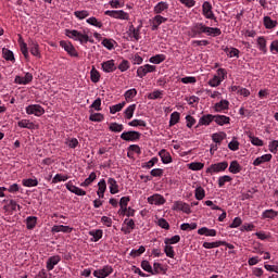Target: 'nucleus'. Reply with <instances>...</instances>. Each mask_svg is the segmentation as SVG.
Returning a JSON list of instances; mask_svg holds the SVG:
<instances>
[{
	"label": "nucleus",
	"instance_id": "nucleus-54",
	"mask_svg": "<svg viewBox=\"0 0 278 278\" xmlns=\"http://www.w3.org/2000/svg\"><path fill=\"white\" fill-rule=\"evenodd\" d=\"M38 218L34 217V216H29L26 218V227L27 229H34V227H36V223H37Z\"/></svg>",
	"mask_w": 278,
	"mask_h": 278
},
{
	"label": "nucleus",
	"instance_id": "nucleus-61",
	"mask_svg": "<svg viewBox=\"0 0 278 278\" xmlns=\"http://www.w3.org/2000/svg\"><path fill=\"white\" fill-rule=\"evenodd\" d=\"M179 123V112H174L170 114L169 125L173 127V125H177Z\"/></svg>",
	"mask_w": 278,
	"mask_h": 278
},
{
	"label": "nucleus",
	"instance_id": "nucleus-36",
	"mask_svg": "<svg viewBox=\"0 0 278 278\" xmlns=\"http://www.w3.org/2000/svg\"><path fill=\"white\" fill-rule=\"evenodd\" d=\"M134 112H136V104H130L125 111V118H127V121H131V118H134Z\"/></svg>",
	"mask_w": 278,
	"mask_h": 278
},
{
	"label": "nucleus",
	"instance_id": "nucleus-14",
	"mask_svg": "<svg viewBox=\"0 0 278 278\" xmlns=\"http://www.w3.org/2000/svg\"><path fill=\"white\" fill-rule=\"evenodd\" d=\"M141 29H142V24H140L138 27L130 25L128 28L129 38H132L134 40H136V42H138V40H140V38H141V36H140Z\"/></svg>",
	"mask_w": 278,
	"mask_h": 278
},
{
	"label": "nucleus",
	"instance_id": "nucleus-41",
	"mask_svg": "<svg viewBox=\"0 0 278 278\" xmlns=\"http://www.w3.org/2000/svg\"><path fill=\"white\" fill-rule=\"evenodd\" d=\"M225 132H215L212 135V140L215 142V144H220L225 140Z\"/></svg>",
	"mask_w": 278,
	"mask_h": 278
},
{
	"label": "nucleus",
	"instance_id": "nucleus-8",
	"mask_svg": "<svg viewBox=\"0 0 278 278\" xmlns=\"http://www.w3.org/2000/svg\"><path fill=\"white\" fill-rule=\"evenodd\" d=\"M202 14L211 21H216V15H214V11H212V3H210V1L203 2Z\"/></svg>",
	"mask_w": 278,
	"mask_h": 278
},
{
	"label": "nucleus",
	"instance_id": "nucleus-53",
	"mask_svg": "<svg viewBox=\"0 0 278 278\" xmlns=\"http://www.w3.org/2000/svg\"><path fill=\"white\" fill-rule=\"evenodd\" d=\"M128 125L129 127H147V122L142 119H132Z\"/></svg>",
	"mask_w": 278,
	"mask_h": 278
},
{
	"label": "nucleus",
	"instance_id": "nucleus-16",
	"mask_svg": "<svg viewBox=\"0 0 278 278\" xmlns=\"http://www.w3.org/2000/svg\"><path fill=\"white\" fill-rule=\"evenodd\" d=\"M28 47L31 55H35V58H40V46L38 45V41L29 39Z\"/></svg>",
	"mask_w": 278,
	"mask_h": 278
},
{
	"label": "nucleus",
	"instance_id": "nucleus-30",
	"mask_svg": "<svg viewBox=\"0 0 278 278\" xmlns=\"http://www.w3.org/2000/svg\"><path fill=\"white\" fill-rule=\"evenodd\" d=\"M256 42H257V47H258L260 51H262V53H264V54L268 53V48H266V38L258 37L256 39Z\"/></svg>",
	"mask_w": 278,
	"mask_h": 278
},
{
	"label": "nucleus",
	"instance_id": "nucleus-44",
	"mask_svg": "<svg viewBox=\"0 0 278 278\" xmlns=\"http://www.w3.org/2000/svg\"><path fill=\"white\" fill-rule=\"evenodd\" d=\"M86 22L88 23V25H92L93 27H98L99 29L103 27V23L94 16L87 18Z\"/></svg>",
	"mask_w": 278,
	"mask_h": 278
},
{
	"label": "nucleus",
	"instance_id": "nucleus-63",
	"mask_svg": "<svg viewBox=\"0 0 278 278\" xmlns=\"http://www.w3.org/2000/svg\"><path fill=\"white\" fill-rule=\"evenodd\" d=\"M229 181H231V176L229 175L220 176L218 178L219 188H223V186H225V184H228Z\"/></svg>",
	"mask_w": 278,
	"mask_h": 278
},
{
	"label": "nucleus",
	"instance_id": "nucleus-62",
	"mask_svg": "<svg viewBox=\"0 0 278 278\" xmlns=\"http://www.w3.org/2000/svg\"><path fill=\"white\" fill-rule=\"evenodd\" d=\"M228 149L230 151H238L240 149V142L233 138L229 143H228Z\"/></svg>",
	"mask_w": 278,
	"mask_h": 278
},
{
	"label": "nucleus",
	"instance_id": "nucleus-26",
	"mask_svg": "<svg viewBox=\"0 0 278 278\" xmlns=\"http://www.w3.org/2000/svg\"><path fill=\"white\" fill-rule=\"evenodd\" d=\"M199 236H206L214 238L216 236V229H210L207 227H202L198 230Z\"/></svg>",
	"mask_w": 278,
	"mask_h": 278
},
{
	"label": "nucleus",
	"instance_id": "nucleus-48",
	"mask_svg": "<svg viewBox=\"0 0 278 278\" xmlns=\"http://www.w3.org/2000/svg\"><path fill=\"white\" fill-rule=\"evenodd\" d=\"M136 94H138V91L132 88V89H128L125 93H124V97H125V100L126 101H131V99H134L136 97Z\"/></svg>",
	"mask_w": 278,
	"mask_h": 278
},
{
	"label": "nucleus",
	"instance_id": "nucleus-59",
	"mask_svg": "<svg viewBox=\"0 0 278 278\" xmlns=\"http://www.w3.org/2000/svg\"><path fill=\"white\" fill-rule=\"evenodd\" d=\"M220 84H223V80H220L216 75L208 80V86H211V88H218Z\"/></svg>",
	"mask_w": 278,
	"mask_h": 278
},
{
	"label": "nucleus",
	"instance_id": "nucleus-22",
	"mask_svg": "<svg viewBox=\"0 0 278 278\" xmlns=\"http://www.w3.org/2000/svg\"><path fill=\"white\" fill-rule=\"evenodd\" d=\"M204 34H206V36H213V38H216V36H220L223 31L218 27L205 26Z\"/></svg>",
	"mask_w": 278,
	"mask_h": 278
},
{
	"label": "nucleus",
	"instance_id": "nucleus-45",
	"mask_svg": "<svg viewBox=\"0 0 278 278\" xmlns=\"http://www.w3.org/2000/svg\"><path fill=\"white\" fill-rule=\"evenodd\" d=\"M205 166V164L201 163V162H192L188 164V168L190 170H203V167Z\"/></svg>",
	"mask_w": 278,
	"mask_h": 278
},
{
	"label": "nucleus",
	"instance_id": "nucleus-12",
	"mask_svg": "<svg viewBox=\"0 0 278 278\" xmlns=\"http://www.w3.org/2000/svg\"><path fill=\"white\" fill-rule=\"evenodd\" d=\"M14 81L20 86H27V84H31V81H34V75H31V73H26L24 77L15 76Z\"/></svg>",
	"mask_w": 278,
	"mask_h": 278
},
{
	"label": "nucleus",
	"instance_id": "nucleus-38",
	"mask_svg": "<svg viewBox=\"0 0 278 278\" xmlns=\"http://www.w3.org/2000/svg\"><path fill=\"white\" fill-rule=\"evenodd\" d=\"M110 131H113L114 134H121L123 129H125V126L123 124L118 123H111L109 126Z\"/></svg>",
	"mask_w": 278,
	"mask_h": 278
},
{
	"label": "nucleus",
	"instance_id": "nucleus-43",
	"mask_svg": "<svg viewBox=\"0 0 278 278\" xmlns=\"http://www.w3.org/2000/svg\"><path fill=\"white\" fill-rule=\"evenodd\" d=\"M94 179H97V173L92 172L88 178L85 179L84 182L80 184V186L83 188H88V186H90V184H92V181H94Z\"/></svg>",
	"mask_w": 278,
	"mask_h": 278
},
{
	"label": "nucleus",
	"instance_id": "nucleus-2",
	"mask_svg": "<svg viewBox=\"0 0 278 278\" xmlns=\"http://www.w3.org/2000/svg\"><path fill=\"white\" fill-rule=\"evenodd\" d=\"M227 166H229V163H227V161L215 163L206 168V173L208 175H214L216 173H223V172L227 170Z\"/></svg>",
	"mask_w": 278,
	"mask_h": 278
},
{
	"label": "nucleus",
	"instance_id": "nucleus-25",
	"mask_svg": "<svg viewBox=\"0 0 278 278\" xmlns=\"http://www.w3.org/2000/svg\"><path fill=\"white\" fill-rule=\"evenodd\" d=\"M215 112H225V110H229V102L227 100H222L214 105Z\"/></svg>",
	"mask_w": 278,
	"mask_h": 278
},
{
	"label": "nucleus",
	"instance_id": "nucleus-24",
	"mask_svg": "<svg viewBox=\"0 0 278 278\" xmlns=\"http://www.w3.org/2000/svg\"><path fill=\"white\" fill-rule=\"evenodd\" d=\"M3 203H7V205H4V210H11V212L21 210V205H18V203H16L14 200H3Z\"/></svg>",
	"mask_w": 278,
	"mask_h": 278
},
{
	"label": "nucleus",
	"instance_id": "nucleus-19",
	"mask_svg": "<svg viewBox=\"0 0 278 278\" xmlns=\"http://www.w3.org/2000/svg\"><path fill=\"white\" fill-rule=\"evenodd\" d=\"M270 160H273V154H263L253 161V166H262V164H266V162H270Z\"/></svg>",
	"mask_w": 278,
	"mask_h": 278
},
{
	"label": "nucleus",
	"instance_id": "nucleus-60",
	"mask_svg": "<svg viewBox=\"0 0 278 278\" xmlns=\"http://www.w3.org/2000/svg\"><path fill=\"white\" fill-rule=\"evenodd\" d=\"M60 181H68V177L66 175L56 174L52 179V184H60Z\"/></svg>",
	"mask_w": 278,
	"mask_h": 278
},
{
	"label": "nucleus",
	"instance_id": "nucleus-13",
	"mask_svg": "<svg viewBox=\"0 0 278 278\" xmlns=\"http://www.w3.org/2000/svg\"><path fill=\"white\" fill-rule=\"evenodd\" d=\"M148 203L150 205H164V203H166V199L160 193H154L148 198Z\"/></svg>",
	"mask_w": 278,
	"mask_h": 278
},
{
	"label": "nucleus",
	"instance_id": "nucleus-20",
	"mask_svg": "<svg viewBox=\"0 0 278 278\" xmlns=\"http://www.w3.org/2000/svg\"><path fill=\"white\" fill-rule=\"evenodd\" d=\"M101 66L104 73H114V71H116V65L114 64V60L102 62Z\"/></svg>",
	"mask_w": 278,
	"mask_h": 278
},
{
	"label": "nucleus",
	"instance_id": "nucleus-29",
	"mask_svg": "<svg viewBox=\"0 0 278 278\" xmlns=\"http://www.w3.org/2000/svg\"><path fill=\"white\" fill-rule=\"evenodd\" d=\"M108 184L111 194H118V184L116 182V179L109 178Z\"/></svg>",
	"mask_w": 278,
	"mask_h": 278
},
{
	"label": "nucleus",
	"instance_id": "nucleus-32",
	"mask_svg": "<svg viewBox=\"0 0 278 278\" xmlns=\"http://www.w3.org/2000/svg\"><path fill=\"white\" fill-rule=\"evenodd\" d=\"M277 216L278 212L273 208L266 210L262 213V218H270L271 220L277 218Z\"/></svg>",
	"mask_w": 278,
	"mask_h": 278
},
{
	"label": "nucleus",
	"instance_id": "nucleus-51",
	"mask_svg": "<svg viewBox=\"0 0 278 278\" xmlns=\"http://www.w3.org/2000/svg\"><path fill=\"white\" fill-rule=\"evenodd\" d=\"M195 199L198 201H203V199H205V189H203V187H198L195 189Z\"/></svg>",
	"mask_w": 278,
	"mask_h": 278
},
{
	"label": "nucleus",
	"instance_id": "nucleus-37",
	"mask_svg": "<svg viewBox=\"0 0 278 278\" xmlns=\"http://www.w3.org/2000/svg\"><path fill=\"white\" fill-rule=\"evenodd\" d=\"M264 26L266 27V29H275V27H277V21H273L270 16H265Z\"/></svg>",
	"mask_w": 278,
	"mask_h": 278
},
{
	"label": "nucleus",
	"instance_id": "nucleus-5",
	"mask_svg": "<svg viewBox=\"0 0 278 278\" xmlns=\"http://www.w3.org/2000/svg\"><path fill=\"white\" fill-rule=\"evenodd\" d=\"M60 47H62V49H64V51H66V53H68V55H71V58H79V53L75 49V46H73V43H71V41L62 40V41H60Z\"/></svg>",
	"mask_w": 278,
	"mask_h": 278
},
{
	"label": "nucleus",
	"instance_id": "nucleus-11",
	"mask_svg": "<svg viewBox=\"0 0 278 278\" xmlns=\"http://www.w3.org/2000/svg\"><path fill=\"white\" fill-rule=\"evenodd\" d=\"M205 25L203 23H194L191 26V38H197V36H201V34H205Z\"/></svg>",
	"mask_w": 278,
	"mask_h": 278
},
{
	"label": "nucleus",
	"instance_id": "nucleus-31",
	"mask_svg": "<svg viewBox=\"0 0 278 278\" xmlns=\"http://www.w3.org/2000/svg\"><path fill=\"white\" fill-rule=\"evenodd\" d=\"M229 173H232V175H238L240 170H242V167L240 166V163L238 161H232L229 165Z\"/></svg>",
	"mask_w": 278,
	"mask_h": 278
},
{
	"label": "nucleus",
	"instance_id": "nucleus-3",
	"mask_svg": "<svg viewBox=\"0 0 278 278\" xmlns=\"http://www.w3.org/2000/svg\"><path fill=\"white\" fill-rule=\"evenodd\" d=\"M105 16H111V18H117L119 21H129V13L123 10H113V11H105Z\"/></svg>",
	"mask_w": 278,
	"mask_h": 278
},
{
	"label": "nucleus",
	"instance_id": "nucleus-42",
	"mask_svg": "<svg viewBox=\"0 0 278 278\" xmlns=\"http://www.w3.org/2000/svg\"><path fill=\"white\" fill-rule=\"evenodd\" d=\"M223 244H225V241L204 242L203 248L204 249H218V247H223Z\"/></svg>",
	"mask_w": 278,
	"mask_h": 278
},
{
	"label": "nucleus",
	"instance_id": "nucleus-50",
	"mask_svg": "<svg viewBox=\"0 0 278 278\" xmlns=\"http://www.w3.org/2000/svg\"><path fill=\"white\" fill-rule=\"evenodd\" d=\"M225 52L227 53L228 58H240V50L237 48L226 49Z\"/></svg>",
	"mask_w": 278,
	"mask_h": 278
},
{
	"label": "nucleus",
	"instance_id": "nucleus-39",
	"mask_svg": "<svg viewBox=\"0 0 278 278\" xmlns=\"http://www.w3.org/2000/svg\"><path fill=\"white\" fill-rule=\"evenodd\" d=\"M90 78L93 84H99V80L101 79V74H99V71L94 66H92L90 71Z\"/></svg>",
	"mask_w": 278,
	"mask_h": 278
},
{
	"label": "nucleus",
	"instance_id": "nucleus-47",
	"mask_svg": "<svg viewBox=\"0 0 278 278\" xmlns=\"http://www.w3.org/2000/svg\"><path fill=\"white\" fill-rule=\"evenodd\" d=\"M74 16L78 18L79 21H84V18H88L90 16V12L83 10V11H75Z\"/></svg>",
	"mask_w": 278,
	"mask_h": 278
},
{
	"label": "nucleus",
	"instance_id": "nucleus-46",
	"mask_svg": "<svg viewBox=\"0 0 278 278\" xmlns=\"http://www.w3.org/2000/svg\"><path fill=\"white\" fill-rule=\"evenodd\" d=\"M164 60H166V55H164V54H156V55L150 58L151 64H162V62H164Z\"/></svg>",
	"mask_w": 278,
	"mask_h": 278
},
{
	"label": "nucleus",
	"instance_id": "nucleus-64",
	"mask_svg": "<svg viewBox=\"0 0 278 278\" xmlns=\"http://www.w3.org/2000/svg\"><path fill=\"white\" fill-rule=\"evenodd\" d=\"M123 108H125V102H122V103L112 105V106L110 108V112H111L112 114H116V112H121V110H123Z\"/></svg>",
	"mask_w": 278,
	"mask_h": 278
},
{
	"label": "nucleus",
	"instance_id": "nucleus-57",
	"mask_svg": "<svg viewBox=\"0 0 278 278\" xmlns=\"http://www.w3.org/2000/svg\"><path fill=\"white\" fill-rule=\"evenodd\" d=\"M65 144L70 147V149H77L79 140H77V138L66 139Z\"/></svg>",
	"mask_w": 278,
	"mask_h": 278
},
{
	"label": "nucleus",
	"instance_id": "nucleus-9",
	"mask_svg": "<svg viewBox=\"0 0 278 278\" xmlns=\"http://www.w3.org/2000/svg\"><path fill=\"white\" fill-rule=\"evenodd\" d=\"M26 114L34 115V116H42L45 114V108L40 104H30L26 106Z\"/></svg>",
	"mask_w": 278,
	"mask_h": 278
},
{
	"label": "nucleus",
	"instance_id": "nucleus-49",
	"mask_svg": "<svg viewBox=\"0 0 278 278\" xmlns=\"http://www.w3.org/2000/svg\"><path fill=\"white\" fill-rule=\"evenodd\" d=\"M144 251H147V249L143 245H140L138 250H131L129 255L130 257H140Z\"/></svg>",
	"mask_w": 278,
	"mask_h": 278
},
{
	"label": "nucleus",
	"instance_id": "nucleus-21",
	"mask_svg": "<svg viewBox=\"0 0 278 278\" xmlns=\"http://www.w3.org/2000/svg\"><path fill=\"white\" fill-rule=\"evenodd\" d=\"M62 258L60 257V255H54L48 258L47 261V269L48 270H53V268H55V266H58V264H60V261Z\"/></svg>",
	"mask_w": 278,
	"mask_h": 278
},
{
	"label": "nucleus",
	"instance_id": "nucleus-55",
	"mask_svg": "<svg viewBox=\"0 0 278 278\" xmlns=\"http://www.w3.org/2000/svg\"><path fill=\"white\" fill-rule=\"evenodd\" d=\"M181 240V237L179 235H175L172 238H165L164 242L165 244H177Z\"/></svg>",
	"mask_w": 278,
	"mask_h": 278
},
{
	"label": "nucleus",
	"instance_id": "nucleus-1",
	"mask_svg": "<svg viewBox=\"0 0 278 278\" xmlns=\"http://www.w3.org/2000/svg\"><path fill=\"white\" fill-rule=\"evenodd\" d=\"M65 36H67V38H72V40H76L80 42V45H86L90 40V37L88 36V34H85L75 29L73 30L66 29Z\"/></svg>",
	"mask_w": 278,
	"mask_h": 278
},
{
	"label": "nucleus",
	"instance_id": "nucleus-28",
	"mask_svg": "<svg viewBox=\"0 0 278 278\" xmlns=\"http://www.w3.org/2000/svg\"><path fill=\"white\" fill-rule=\"evenodd\" d=\"M17 126L22 129H36V125L34 122H30L29 119H22L17 123Z\"/></svg>",
	"mask_w": 278,
	"mask_h": 278
},
{
	"label": "nucleus",
	"instance_id": "nucleus-33",
	"mask_svg": "<svg viewBox=\"0 0 278 278\" xmlns=\"http://www.w3.org/2000/svg\"><path fill=\"white\" fill-rule=\"evenodd\" d=\"M22 184L25 188H36V186H38V179H36V178L23 179Z\"/></svg>",
	"mask_w": 278,
	"mask_h": 278
},
{
	"label": "nucleus",
	"instance_id": "nucleus-56",
	"mask_svg": "<svg viewBox=\"0 0 278 278\" xmlns=\"http://www.w3.org/2000/svg\"><path fill=\"white\" fill-rule=\"evenodd\" d=\"M2 54H3L4 60H7L9 62L14 61V52H12L11 50L3 49Z\"/></svg>",
	"mask_w": 278,
	"mask_h": 278
},
{
	"label": "nucleus",
	"instance_id": "nucleus-27",
	"mask_svg": "<svg viewBox=\"0 0 278 278\" xmlns=\"http://www.w3.org/2000/svg\"><path fill=\"white\" fill-rule=\"evenodd\" d=\"M52 231L54 233H71V231H73V228L70 226H64V225H59V226H53L52 227Z\"/></svg>",
	"mask_w": 278,
	"mask_h": 278
},
{
	"label": "nucleus",
	"instance_id": "nucleus-58",
	"mask_svg": "<svg viewBox=\"0 0 278 278\" xmlns=\"http://www.w3.org/2000/svg\"><path fill=\"white\" fill-rule=\"evenodd\" d=\"M164 253L167 257H170L173 260V257H175V250L173 249L172 245L169 244H165L164 247Z\"/></svg>",
	"mask_w": 278,
	"mask_h": 278
},
{
	"label": "nucleus",
	"instance_id": "nucleus-35",
	"mask_svg": "<svg viewBox=\"0 0 278 278\" xmlns=\"http://www.w3.org/2000/svg\"><path fill=\"white\" fill-rule=\"evenodd\" d=\"M214 121V115L212 114H206V115H203L200 119H199V125H210L211 123H213Z\"/></svg>",
	"mask_w": 278,
	"mask_h": 278
},
{
	"label": "nucleus",
	"instance_id": "nucleus-40",
	"mask_svg": "<svg viewBox=\"0 0 278 278\" xmlns=\"http://www.w3.org/2000/svg\"><path fill=\"white\" fill-rule=\"evenodd\" d=\"M249 140L254 147H264V140L253 136L252 134L249 135Z\"/></svg>",
	"mask_w": 278,
	"mask_h": 278
},
{
	"label": "nucleus",
	"instance_id": "nucleus-34",
	"mask_svg": "<svg viewBox=\"0 0 278 278\" xmlns=\"http://www.w3.org/2000/svg\"><path fill=\"white\" fill-rule=\"evenodd\" d=\"M89 236L92 237V242H99V240H101V238H103V230L98 229V230H91L89 232Z\"/></svg>",
	"mask_w": 278,
	"mask_h": 278
},
{
	"label": "nucleus",
	"instance_id": "nucleus-15",
	"mask_svg": "<svg viewBox=\"0 0 278 278\" xmlns=\"http://www.w3.org/2000/svg\"><path fill=\"white\" fill-rule=\"evenodd\" d=\"M168 2L161 1L157 4H155L153 12L154 14L162 16V14H166V12H168Z\"/></svg>",
	"mask_w": 278,
	"mask_h": 278
},
{
	"label": "nucleus",
	"instance_id": "nucleus-18",
	"mask_svg": "<svg viewBox=\"0 0 278 278\" xmlns=\"http://www.w3.org/2000/svg\"><path fill=\"white\" fill-rule=\"evenodd\" d=\"M213 121L214 123H216V125H219L220 127H223V125H229L231 123V118L226 115H214Z\"/></svg>",
	"mask_w": 278,
	"mask_h": 278
},
{
	"label": "nucleus",
	"instance_id": "nucleus-17",
	"mask_svg": "<svg viewBox=\"0 0 278 278\" xmlns=\"http://www.w3.org/2000/svg\"><path fill=\"white\" fill-rule=\"evenodd\" d=\"M167 21V17H164L162 15H155L152 18V31H155L160 27V25H162V23H166Z\"/></svg>",
	"mask_w": 278,
	"mask_h": 278
},
{
	"label": "nucleus",
	"instance_id": "nucleus-6",
	"mask_svg": "<svg viewBox=\"0 0 278 278\" xmlns=\"http://www.w3.org/2000/svg\"><path fill=\"white\" fill-rule=\"evenodd\" d=\"M172 210H174L175 212H184L185 214H192L190 205L182 201L174 202Z\"/></svg>",
	"mask_w": 278,
	"mask_h": 278
},
{
	"label": "nucleus",
	"instance_id": "nucleus-10",
	"mask_svg": "<svg viewBox=\"0 0 278 278\" xmlns=\"http://www.w3.org/2000/svg\"><path fill=\"white\" fill-rule=\"evenodd\" d=\"M149 73H155V65L146 64L137 68V76L140 77V79H142V77H147Z\"/></svg>",
	"mask_w": 278,
	"mask_h": 278
},
{
	"label": "nucleus",
	"instance_id": "nucleus-23",
	"mask_svg": "<svg viewBox=\"0 0 278 278\" xmlns=\"http://www.w3.org/2000/svg\"><path fill=\"white\" fill-rule=\"evenodd\" d=\"M159 155L163 164H170V162H173V156H170V152L166 151L165 149L161 150L159 152Z\"/></svg>",
	"mask_w": 278,
	"mask_h": 278
},
{
	"label": "nucleus",
	"instance_id": "nucleus-52",
	"mask_svg": "<svg viewBox=\"0 0 278 278\" xmlns=\"http://www.w3.org/2000/svg\"><path fill=\"white\" fill-rule=\"evenodd\" d=\"M103 118V114L101 113H91L89 116V121H91L92 123H101Z\"/></svg>",
	"mask_w": 278,
	"mask_h": 278
},
{
	"label": "nucleus",
	"instance_id": "nucleus-4",
	"mask_svg": "<svg viewBox=\"0 0 278 278\" xmlns=\"http://www.w3.org/2000/svg\"><path fill=\"white\" fill-rule=\"evenodd\" d=\"M140 136H142L140 132L136 130H129L122 132L121 139L125 140L126 142H136L140 140Z\"/></svg>",
	"mask_w": 278,
	"mask_h": 278
},
{
	"label": "nucleus",
	"instance_id": "nucleus-7",
	"mask_svg": "<svg viewBox=\"0 0 278 278\" xmlns=\"http://www.w3.org/2000/svg\"><path fill=\"white\" fill-rule=\"evenodd\" d=\"M112 273H114V268H112V266H110V265H105V266H103V268L96 269L93 271V277L105 278V277H110V275H112Z\"/></svg>",
	"mask_w": 278,
	"mask_h": 278
}]
</instances>
